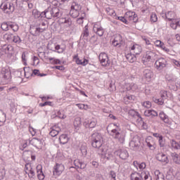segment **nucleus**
Returning <instances> with one entry per match:
<instances>
[{
    "label": "nucleus",
    "mask_w": 180,
    "mask_h": 180,
    "mask_svg": "<svg viewBox=\"0 0 180 180\" xmlns=\"http://www.w3.org/2000/svg\"><path fill=\"white\" fill-rule=\"evenodd\" d=\"M160 147H165V141L164 140V138L160 136V139H158Z\"/></svg>",
    "instance_id": "obj_55"
},
{
    "label": "nucleus",
    "mask_w": 180,
    "mask_h": 180,
    "mask_svg": "<svg viewBox=\"0 0 180 180\" xmlns=\"http://www.w3.org/2000/svg\"><path fill=\"white\" fill-rule=\"evenodd\" d=\"M60 23L64 24L66 27H70L72 25V20L70 17H63V15L59 20Z\"/></svg>",
    "instance_id": "obj_18"
},
{
    "label": "nucleus",
    "mask_w": 180,
    "mask_h": 180,
    "mask_svg": "<svg viewBox=\"0 0 180 180\" xmlns=\"http://www.w3.org/2000/svg\"><path fill=\"white\" fill-rule=\"evenodd\" d=\"M24 72L25 78H30V77H33V73L30 68H24Z\"/></svg>",
    "instance_id": "obj_39"
},
{
    "label": "nucleus",
    "mask_w": 180,
    "mask_h": 180,
    "mask_svg": "<svg viewBox=\"0 0 180 180\" xmlns=\"http://www.w3.org/2000/svg\"><path fill=\"white\" fill-rule=\"evenodd\" d=\"M160 98L161 99H162V101H165V99H167V98H168V94H167L166 91H162L160 92Z\"/></svg>",
    "instance_id": "obj_51"
},
{
    "label": "nucleus",
    "mask_w": 180,
    "mask_h": 180,
    "mask_svg": "<svg viewBox=\"0 0 180 180\" xmlns=\"http://www.w3.org/2000/svg\"><path fill=\"white\" fill-rule=\"evenodd\" d=\"M127 61H129V63H134V61H136V60H137V58H136V55H134V53H127L125 56Z\"/></svg>",
    "instance_id": "obj_33"
},
{
    "label": "nucleus",
    "mask_w": 180,
    "mask_h": 180,
    "mask_svg": "<svg viewBox=\"0 0 180 180\" xmlns=\"http://www.w3.org/2000/svg\"><path fill=\"white\" fill-rule=\"evenodd\" d=\"M69 140L70 139L68 138V136L67 134H62L59 137V141L60 144H67Z\"/></svg>",
    "instance_id": "obj_32"
},
{
    "label": "nucleus",
    "mask_w": 180,
    "mask_h": 180,
    "mask_svg": "<svg viewBox=\"0 0 180 180\" xmlns=\"http://www.w3.org/2000/svg\"><path fill=\"white\" fill-rule=\"evenodd\" d=\"M170 145L174 150H180V141L172 140L170 141Z\"/></svg>",
    "instance_id": "obj_34"
},
{
    "label": "nucleus",
    "mask_w": 180,
    "mask_h": 180,
    "mask_svg": "<svg viewBox=\"0 0 180 180\" xmlns=\"http://www.w3.org/2000/svg\"><path fill=\"white\" fill-rule=\"evenodd\" d=\"M93 31L96 34H97V36H99V37H102L105 33V29H103L102 25H101V22H99L94 24Z\"/></svg>",
    "instance_id": "obj_5"
},
{
    "label": "nucleus",
    "mask_w": 180,
    "mask_h": 180,
    "mask_svg": "<svg viewBox=\"0 0 180 180\" xmlns=\"http://www.w3.org/2000/svg\"><path fill=\"white\" fill-rule=\"evenodd\" d=\"M144 115L146 117H152V119H154V117L158 116V112L154 110H146L144 112Z\"/></svg>",
    "instance_id": "obj_25"
},
{
    "label": "nucleus",
    "mask_w": 180,
    "mask_h": 180,
    "mask_svg": "<svg viewBox=\"0 0 180 180\" xmlns=\"http://www.w3.org/2000/svg\"><path fill=\"white\" fill-rule=\"evenodd\" d=\"M128 115H129V116H131V117H135V118L139 117V119H141V121L143 120V117H141V115H140V113H139V112H136L134 110H129L128 112Z\"/></svg>",
    "instance_id": "obj_31"
},
{
    "label": "nucleus",
    "mask_w": 180,
    "mask_h": 180,
    "mask_svg": "<svg viewBox=\"0 0 180 180\" xmlns=\"http://www.w3.org/2000/svg\"><path fill=\"white\" fill-rule=\"evenodd\" d=\"M0 120L3 122V123H6V114L5 112H2L1 115L0 116Z\"/></svg>",
    "instance_id": "obj_60"
},
{
    "label": "nucleus",
    "mask_w": 180,
    "mask_h": 180,
    "mask_svg": "<svg viewBox=\"0 0 180 180\" xmlns=\"http://www.w3.org/2000/svg\"><path fill=\"white\" fill-rule=\"evenodd\" d=\"M89 26L85 25V27L83 29L82 35L80 37V39H84V40H86L88 37H89Z\"/></svg>",
    "instance_id": "obj_27"
},
{
    "label": "nucleus",
    "mask_w": 180,
    "mask_h": 180,
    "mask_svg": "<svg viewBox=\"0 0 180 180\" xmlns=\"http://www.w3.org/2000/svg\"><path fill=\"white\" fill-rule=\"evenodd\" d=\"M90 140L91 141V146L94 148H98V153L99 155H101L103 158L106 157L107 150L102 147V144H103V139L102 138V135L98 132H94L91 134Z\"/></svg>",
    "instance_id": "obj_1"
},
{
    "label": "nucleus",
    "mask_w": 180,
    "mask_h": 180,
    "mask_svg": "<svg viewBox=\"0 0 180 180\" xmlns=\"http://www.w3.org/2000/svg\"><path fill=\"white\" fill-rule=\"evenodd\" d=\"M11 41H13V43H15L16 44H20V43H22V39L20 36L14 35Z\"/></svg>",
    "instance_id": "obj_47"
},
{
    "label": "nucleus",
    "mask_w": 180,
    "mask_h": 180,
    "mask_svg": "<svg viewBox=\"0 0 180 180\" xmlns=\"http://www.w3.org/2000/svg\"><path fill=\"white\" fill-rule=\"evenodd\" d=\"M115 154L118 155L120 158L123 160H126L127 158H129V152L124 148L118 149L115 152Z\"/></svg>",
    "instance_id": "obj_10"
},
{
    "label": "nucleus",
    "mask_w": 180,
    "mask_h": 180,
    "mask_svg": "<svg viewBox=\"0 0 180 180\" xmlns=\"http://www.w3.org/2000/svg\"><path fill=\"white\" fill-rule=\"evenodd\" d=\"M29 144H31L33 147H35V148L40 150L43 146V141L40 139L33 138L32 140L29 139Z\"/></svg>",
    "instance_id": "obj_13"
},
{
    "label": "nucleus",
    "mask_w": 180,
    "mask_h": 180,
    "mask_svg": "<svg viewBox=\"0 0 180 180\" xmlns=\"http://www.w3.org/2000/svg\"><path fill=\"white\" fill-rule=\"evenodd\" d=\"M158 55L154 51H147L145 56L142 58V63L147 65V63H154L157 60Z\"/></svg>",
    "instance_id": "obj_4"
},
{
    "label": "nucleus",
    "mask_w": 180,
    "mask_h": 180,
    "mask_svg": "<svg viewBox=\"0 0 180 180\" xmlns=\"http://www.w3.org/2000/svg\"><path fill=\"white\" fill-rule=\"evenodd\" d=\"M25 174H27L29 178L34 179L36 178V173L34 172V169L32 167L30 163H27L25 166Z\"/></svg>",
    "instance_id": "obj_8"
},
{
    "label": "nucleus",
    "mask_w": 180,
    "mask_h": 180,
    "mask_svg": "<svg viewBox=\"0 0 180 180\" xmlns=\"http://www.w3.org/2000/svg\"><path fill=\"white\" fill-rule=\"evenodd\" d=\"M43 18L46 19H53V8L49 7L44 11L42 12Z\"/></svg>",
    "instance_id": "obj_22"
},
{
    "label": "nucleus",
    "mask_w": 180,
    "mask_h": 180,
    "mask_svg": "<svg viewBox=\"0 0 180 180\" xmlns=\"http://www.w3.org/2000/svg\"><path fill=\"white\" fill-rule=\"evenodd\" d=\"M27 2L29 9H33V4H34V0H30Z\"/></svg>",
    "instance_id": "obj_63"
},
{
    "label": "nucleus",
    "mask_w": 180,
    "mask_h": 180,
    "mask_svg": "<svg viewBox=\"0 0 180 180\" xmlns=\"http://www.w3.org/2000/svg\"><path fill=\"white\" fill-rule=\"evenodd\" d=\"M143 172L141 174L139 172L132 173L130 176L131 180H144V177H142Z\"/></svg>",
    "instance_id": "obj_28"
},
{
    "label": "nucleus",
    "mask_w": 180,
    "mask_h": 180,
    "mask_svg": "<svg viewBox=\"0 0 180 180\" xmlns=\"http://www.w3.org/2000/svg\"><path fill=\"white\" fill-rule=\"evenodd\" d=\"M164 19H167L169 22H172L176 16L174 11H168L162 15Z\"/></svg>",
    "instance_id": "obj_21"
},
{
    "label": "nucleus",
    "mask_w": 180,
    "mask_h": 180,
    "mask_svg": "<svg viewBox=\"0 0 180 180\" xmlns=\"http://www.w3.org/2000/svg\"><path fill=\"white\" fill-rule=\"evenodd\" d=\"M155 175L156 176V180H165V176H164V174L161 173L159 170L155 172Z\"/></svg>",
    "instance_id": "obj_40"
},
{
    "label": "nucleus",
    "mask_w": 180,
    "mask_h": 180,
    "mask_svg": "<svg viewBox=\"0 0 180 180\" xmlns=\"http://www.w3.org/2000/svg\"><path fill=\"white\" fill-rule=\"evenodd\" d=\"M138 86H137V84H134V83H131L129 84V91H130V89L131 91H136L137 89Z\"/></svg>",
    "instance_id": "obj_56"
},
{
    "label": "nucleus",
    "mask_w": 180,
    "mask_h": 180,
    "mask_svg": "<svg viewBox=\"0 0 180 180\" xmlns=\"http://www.w3.org/2000/svg\"><path fill=\"white\" fill-rule=\"evenodd\" d=\"M153 72L148 69L143 71V76L146 78V79H151V78H153Z\"/></svg>",
    "instance_id": "obj_38"
},
{
    "label": "nucleus",
    "mask_w": 180,
    "mask_h": 180,
    "mask_svg": "<svg viewBox=\"0 0 180 180\" xmlns=\"http://www.w3.org/2000/svg\"><path fill=\"white\" fill-rule=\"evenodd\" d=\"M74 126L76 130H79V126H81V118L77 117L75 119Z\"/></svg>",
    "instance_id": "obj_43"
},
{
    "label": "nucleus",
    "mask_w": 180,
    "mask_h": 180,
    "mask_svg": "<svg viewBox=\"0 0 180 180\" xmlns=\"http://www.w3.org/2000/svg\"><path fill=\"white\" fill-rule=\"evenodd\" d=\"M18 8V0H13L11 2H3L0 5V8L6 13H12Z\"/></svg>",
    "instance_id": "obj_2"
},
{
    "label": "nucleus",
    "mask_w": 180,
    "mask_h": 180,
    "mask_svg": "<svg viewBox=\"0 0 180 180\" xmlns=\"http://www.w3.org/2000/svg\"><path fill=\"white\" fill-rule=\"evenodd\" d=\"M129 146L134 151H137L140 147V141H136L134 140L129 142Z\"/></svg>",
    "instance_id": "obj_29"
},
{
    "label": "nucleus",
    "mask_w": 180,
    "mask_h": 180,
    "mask_svg": "<svg viewBox=\"0 0 180 180\" xmlns=\"http://www.w3.org/2000/svg\"><path fill=\"white\" fill-rule=\"evenodd\" d=\"M87 147L86 144H83L81 146L80 148V151L82 154V155H84V157H86V154H88V150H87Z\"/></svg>",
    "instance_id": "obj_44"
},
{
    "label": "nucleus",
    "mask_w": 180,
    "mask_h": 180,
    "mask_svg": "<svg viewBox=\"0 0 180 180\" xmlns=\"http://www.w3.org/2000/svg\"><path fill=\"white\" fill-rule=\"evenodd\" d=\"M1 74L3 75V78L6 81V82H11L12 79V73L11 70L3 68L1 70Z\"/></svg>",
    "instance_id": "obj_14"
},
{
    "label": "nucleus",
    "mask_w": 180,
    "mask_h": 180,
    "mask_svg": "<svg viewBox=\"0 0 180 180\" xmlns=\"http://www.w3.org/2000/svg\"><path fill=\"white\" fill-rule=\"evenodd\" d=\"M63 10L60 9L58 7L52 8V19H60L63 18Z\"/></svg>",
    "instance_id": "obj_11"
},
{
    "label": "nucleus",
    "mask_w": 180,
    "mask_h": 180,
    "mask_svg": "<svg viewBox=\"0 0 180 180\" xmlns=\"http://www.w3.org/2000/svg\"><path fill=\"white\" fill-rule=\"evenodd\" d=\"M31 143H29V140L24 141L23 143L20 146V150L23 151L25 148L27 147V146H30Z\"/></svg>",
    "instance_id": "obj_49"
},
{
    "label": "nucleus",
    "mask_w": 180,
    "mask_h": 180,
    "mask_svg": "<svg viewBox=\"0 0 180 180\" xmlns=\"http://www.w3.org/2000/svg\"><path fill=\"white\" fill-rule=\"evenodd\" d=\"M143 49L141 48V46H139L138 44L133 45L131 47V53H133L134 56H139L142 51Z\"/></svg>",
    "instance_id": "obj_23"
},
{
    "label": "nucleus",
    "mask_w": 180,
    "mask_h": 180,
    "mask_svg": "<svg viewBox=\"0 0 180 180\" xmlns=\"http://www.w3.org/2000/svg\"><path fill=\"white\" fill-rule=\"evenodd\" d=\"M1 50H3L5 54H9V52L13 50V47H12L11 45H4L1 48Z\"/></svg>",
    "instance_id": "obj_37"
},
{
    "label": "nucleus",
    "mask_w": 180,
    "mask_h": 180,
    "mask_svg": "<svg viewBox=\"0 0 180 180\" xmlns=\"http://www.w3.org/2000/svg\"><path fill=\"white\" fill-rule=\"evenodd\" d=\"M142 105L144 108H146V109H150V108H151V102L150 101H144Z\"/></svg>",
    "instance_id": "obj_59"
},
{
    "label": "nucleus",
    "mask_w": 180,
    "mask_h": 180,
    "mask_svg": "<svg viewBox=\"0 0 180 180\" xmlns=\"http://www.w3.org/2000/svg\"><path fill=\"white\" fill-rule=\"evenodd\" d=\"M56 117H58V119H62L64 120L67 117V115H65V112H64V110H60L56 112Z\"/></svg>",
    "instance_id": "obj_41"
},
{
    "label": "nucleus",
    "mask_w": 180,
    "mask_h": 180,
    "mask_svg": "<svg viewBox=\"0 0 180 180\" xmlns=\"http://www.w3.org/2000/svg\"><path fill=\"white\" fill-rule=\"evenodd\" d=\"M44 29L40 28L39 25H31L30 27V33L32 36H40V33H43Z\"/></svg>",
    "instance_id": "obj_6"
},
{
    "label": "nucleus",
    "mask_w": 180,
    "mask_h": 180,
    "mask_svg": "<svg viewBox=\"0 0 180 180\" xmlns=\"http://www.w3.org/2000/svg\"><path fill=\"white\" fill-rule=\"evenodd\" d=\"M122 41L123 39L122 38V35L117 34L115 37V39L112 41V45L115 47H120L122 46Z\"/></svg>",
    "instance_id": "obj_20"
},
{
    "label": "nucleus",
    "mask_w": 180,
    "mask_h": 180,
    "mask_svg": "<svg viewBox=\"0 0 180 180\" xmlns=\"http://www.w3.org/2000/svg\"><path fill=\"white\" fill-rule=\"evenodd\" d=\"M73 164L76 169H85L86 168V163L79 160V159L75 160Z\"/></svg>",
    "instance_id": "obj_16"
},
{
    "label": "nucleus",
    "mask_w": 180,
    "mask_h": 180,
    "mask_svg": "<svg viewBox=\"0 0 180 180\" xmlns=\"http://www.w3.org/2000/svg\"><path fill=\"white\" fill-rule=\"evenodd\" d=\"M106 12L110 15V16H113V15H116L115 13V11L113 9H111L110 8H106Z\"/></svg>",
    "instance_id": "obj_58"
},
{
    "label": "nucleus",
    "mask_w": 180,
    "mask_h": 180,
    "mask_svg": "<svg viewBox=\"0 0 180 180\" xmlns=\"http://www.w3.org/2000/svg\"><path fill=\"white\" fill-rule=\"evenodd\" d=\"M96 124H98L96 118H92L84 122V126H85L86 129H94L96 127Z\"/></svg>",
    "instance_id": "obj_15"
},
{
    "label": "nucleus",
    "mask_w": 180,
    "mask_h": 180,
    "mask_svg": "<svg viewBox=\"0 0 180 180\" xmlns=\"http://www.w3.org/2000/svg\"><path fill=\"white\" fill-rule=\"evenodd\" d=\"M74 60H75L76 64L78 65H82V60L78 58V55L74 56Z\"/></svg>",
    "instance_id": "obj_54"
},
{
    "label": "nucleus",
    "mask_w": 180,
    "mask_h": 180,
    "mask_svg": "<svg viewBox=\"0 0 180 180\" xmlns=\"http://www.w3.org/2000/svg\"><path fill=\"white\" fill-rule=\"evenodd\" d=\"M172 22L176 25L177 27H180V20L179 19H174Z\"/></svg>",
    "instance_id": "obj_64"
},
{
    "label": "nucleus",
    "mask_w": 180,
    "mask_h": 180,
    "mask_svg": "<svg viewBox=\"0 0 180 180\" xmlns=\"http://www.w3.org/2000/svg\"><path fill=\"white\" fill-rule=\"evenodd\" d=\"M108 129H109V126L107 127V131L109 133L110 136H111L115 140H118L119 143L121 144L124 143V135L123 133L120 132L119 128L112 129L110 132Z\"/></svg>",
    "instance_id": "obj_3"
},
{
    "label": "nucleus",
    "mask_w": 180,
    "mask_h": 180,
    "mask_svg": "<svg viewBox=\"0 0 180 180\" xmlns=\"http://www.w3.org/2000/svg\"><path fill=\"white\" fill-rule=\"evenodd\" d=\"M146 143L148 147H149L150 150H155V145L154 144V141L153 140V137L148 136L146 139Z\"/></svg>",
    "instance_id": "obj_26"
},
{
    "label": "nucleus",
    "mask_w": 180,
    "mask_h": 180,
    "mask_svg": "<svg viewBox=\"0 0 180 180\" xmlns=\"http://www.w3.org/2000/svg\"><path fill=\"white\" fill-rule=\"evenodd\" d=\"M11 27V22H4L1 25V29L4 30V32H8Z\"/></svg>",
    "instance_id": "obj_35"
},
{
    "label": "nucleus",
    "mask_w": 180,
    "mask_h": 180,
    "mask_svg": "<svg viewBox=\"0 0 180 180\" xmlns=\"http://www.w3.org/2000/svg\"><path fill=\"white\" fill-rule=\"evenodd\" d=\"M134 13H135L134 12H131V11L127 12L125 14V18H128L129 20H130L131 18H133Z\"/></svg>",
    "instance_id": "obj_57"
},
{
    "label": "nucleus",
    "mask_w": 180,
    "mask_h": 180,
    "mask_svg": "<svg viewBox=\"0 0 180 180\" xmlns=\"http://www.w3.org/2000/svg\"><path fill=\"white\" fill-rule=\"evenodd\" d=\"M70 13L72 18H78V16H79V11L77 10L71 9Z\"/></svg>",
    "instance_id": "obj_48"
},
{
    "label": "nucleus",
    "mask_w": 180,
    "mask_h": 180,
    "mask_svg": "<svg viewBox=\"0 0 180 180\" xmlns=\"http://www.w3.org/2000/svg\"><path fill=\"white\" fill-rule=\"evenodd\" d=\"M49 61H52V64H61L60 59H56L54 58H49Z\"/></svg>",
    "instance_id": "obj_52"
},
{
    "label": "nucleus",
    "mask_w": 180,
    "mask_h": 180,
    "mask_svg": "<svg viewBox=\"0 0 180 180\" xmlns=\"http://www.w3.org/2000/svg\"><path fill=\"white\" fill-rule=\"evenodd\" d=\"M71 9L73 11H81L82 7L77 2H73L71 6Z\"/></svg>",
    "instance_id": "obj_42"
},
{
    "label": "nucleus",
    "mask_w": 180,
    "mask_h": 180,
    "mask_svg": "<svg viewBox=\"0 0 180 180\" xmlns=\"http://www.w3.org/2000/svg\"><path fill=\"white\" fill-rule=\"evenodd\" d=\"M13 34L6 33L4 35V39H5V40H7V41H12V40L13 39Z\"/></svg>",
    "instance_id": "obj_46"
},
{
    "label": "nucleus",
    "mask_w": 180,
    "mask_h": 180,
    "mask_svg": "<svg viewBox=\"0 0 180 180\" xmlns=\"http://www.w3.org/2000/svg\"><path fill=\"white\" fill-rule=\"evenodd\" d=\"M36 169H37L38 179L44 180V178H46V176L44 175V173H43V166L41 165H38L36 167Z\"/></svg>",
    "instance_id": "obj_19"
},
{
    "label": "nucleus",
    "mask_w": 180,
    "mask_h": 180,
    "mask_svg": "<svg viewBox=\"0 0 180 180\" xmlns=\"http://www.w3.org/2000/svg\"><path fill=\"white\" fill-rule=\"evenodd\" d=\"M10 29H12L13 32H18L19 30V25L15 22H10Z\"/></svg>",
    "instance_id": "obj_45"
},
{
    "label": "nucleus",
    "mask_w": 180,
    "mask_h": 180,
    "mask_svg": "<svg viewBox=\"0 0 180 180\" xmlns=\"http://www.w3.org/2000/svg\"><path fill=\"white\" fill-rule=\"evenodd\" d=\"M85 16V13H82V15L77 18V23L78 25H82V23H84V17Z\"/></svg>",
    "instance_id": "obj_53"
},
{
    "label": "nucleus",
    "mask_w": 180,
    "mask_h": 180,
    "mask_svg": "<svg viewBox=\"0 0 180 180\" xmlns=\"http://www.w3.org/2000/svg\"><path fill=\"white\" fill-rule=\"evenodd\" d=\"M64 169V165L56 163V165L53 167V174L56 176H60V175L63 174Z\"/></svg>",
    "instance_id": "obj_12"
},
{
    "label": "nucleus",
    "mask_w": 180,
    "mask_h": 180,
    "mask_svg": "<svg viewBox=\"0 0 180 180\" xmlns=\"http://www.w3.org/2000/svg\"><path fill=\"white\" fill-rule=\"evenodd\" d=\"M32 15L35 19H39V18H44L43 12H40L37 9H34L32 11Z\"/></svg>",
    "instance_id": "obj_36"
},
{
    "label": "nucleus",
    "mask_w": 180,
    "mask_h": 180,
    "mask_svg": "<svg viewBox=\"0 0 180 180\" xmlns=\"http://www.w3.org/2000/svg\"><path fill=\"white\" fill-rule=\"evenodd\" d=\"M167 60L164 58H160L155 63V65L157 70H158L159 71H161V70L167 67Z\"/></svg>",
    "instance_id": "obj_9"
},
{
    "label": "nucleus",
    "mask_w": 180,
    "mask_h": 180,
    "mask_svg": "<svg viewBox=\"0 0 180 180\" xmlns=\"http://www.w3.org/2000/svg\"><path fill=\"white\" fill-rule=\"evenodd\" d=\"M159 117L164 122V123H169V118L168 117V115L164 112V111H161L159 113Z\"/></svg>",
    "instance_id": "obj_30"
},
{
    "label": "nucleus",
    "mask_w": 180,
    "mask_h": 180,
    "mask_svg": "<svg viewBox=\"0 0 180 180\" xmlns=\"http://www.w3.org/2000/svg\"><path fill=\"white\" fill-rule=\"evenodd\" d=\"M156 160L160 162H165V164H168L169 162L168 156L162 153H160L156 155Z\"/></svg>",
    "instance_id": "obj_17"
},
{
    "label": "nucleus",
    "mask_w": 180,
    "mask_h": 180,
    "mask_svg": "<svg viewBox=\"0 0 180 180\" xmlns=\"http://www.w3.org/2000/svg\"><path fill=\"white\" fill-rule=\"evenodd\" d=\"M142 39L143 41H145L146 44H147L148 46H150V44H151V39H150L149 38L143 37Z\"/></svg>",
    "instance_id": "obj_62"
},
{
    "label": "nucleus",
    "mask_w": 180,
    "mask_h": 180,
    "mask_svg": "<svg viewBox=\"0 0 180 180\" xmlns=\"http://www.w3.org/2000/svg\"><path fill=\"white\" fill-rule=\"evenodd\" d=\"M61 131V129L60 127H57V125H55L51 128V131L49 132V135L51 137H56V136L58 135V133Z\"/></svg>",
    "instance_id": "obj_24"
},
{
    "label": "nucleus",
    "mask_w": 180,
    "mask_h": 180,
    "mask_svg": "<svg viewBox=\"0 0 180 180\" xmlns=\"http://www.w3.org/2000/svg\"><path fill=\"white\" fill-rule=\"evenodd\" d=\"M158 20V17H157V14L155 13H152L150 15V22L155 23Z\"/></svg>",
    "instance_id": "obj_50"
},
{
    "label": "nucleus",
    "mask_w": 180,
    "mask_h": 180,
    "mask_svg": "<svg viewBox=\"0 0 180 180\" xmlns=\"http://www.w3.org/2000/svg\"><path fill=\"white\" fill-rule=\"evenodd\" d=\"M98 58L103 67H108L110 64V60H109V57L108 56V54L105 52L101 53L98 56Z\"/></svg>",
    "instance_id": "obj_7"
},
{
    "label": "nucleus",
    "mask_w": 180,
    "mask_h": 180,
    "mask_svg": "<svg viewBox=\"0 0 180 180\" xmlns=\"http://www.w3.org/2000/svg\"><path fill=\"white\" fill-rule=\"evenodd\" d=\"M155 103H158V105H164V101H162V99L160 98H155L153 99Z\"/></svg>",
    "instance_id": "obj_61"
}]
</instances>
